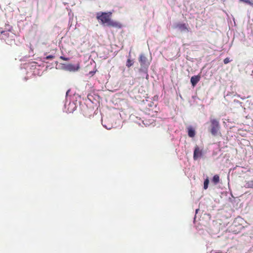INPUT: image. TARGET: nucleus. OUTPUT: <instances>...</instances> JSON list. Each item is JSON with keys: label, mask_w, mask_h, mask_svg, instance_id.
<instances>
[{"label": "nucleus", "mask_w": 253, "mask_h": 253, "mask_svg": "<svg viewBox=\"0 0 253 253\" xmlns=\"http://www.w3.org/2000/svg\"><path fill=\"white\" fill-rule=\"evenodd\" d=\"M139 62L140 64V68L139 69V72L142 73V75L143 78H145L146 79L148 78V69L150 65V63L148 61L146 57L143 54L139 56Z\"/></svg>", "instance_id": "1"}, {"label": "nucleus", "mask_w": 253, "mask_h": 253, "mask_svg": "<svg viewBox=\"0 0 253 253\" xmlns=\"http://www.w3.org/2000/svg\"><path fill=\"white\" fill-rule=\"evenodd\" d=\"M70 91L71 90L69 89L66 92L64 110L66 113H69L73 112L77 108L76 103L71 101V97L69 96Z\"/></svg>", "instance_id": "2"}, {"label": "nucleus", "mask_w": 253, "mask_h": 253, "mask_svg": "<svg viewBox=\"0 0 253 253\" xmlns=\"http://www.w3.org/2000/svg\"><path fill=\"white\" fill-rule=\"evenodd\" d=\"M210 132L213 136L217 135L220 129V124L219 121L214 118H210Z\"/></svg>", "instance_id": "3"}, {"label": "nucleus", "mask_w": 253, "mask_h": 253, "mask_svg": "<svg viewBox=\"0 0 253 253\" xmlns=\"http://www.w3.org/2000/svg\"><path fill=\"white\" fill-rule=\"evenodd\" d=\"M111 12H99L96 14V18L104 26H107L108 24L111 16Z\"/></svg>", "instance_id": "4"}, {"label": "nucleus", "mask_w": 253, "mask_h": 253, "mask_svg": "<svg viewBox=\"0 0 253 253\" xmlns=\"http://www.w3.org/2000/svg\"><path fill=\"white\" fill-rule=\"evenodd\" d=\"M203 156V151L202 149H200L198 146L195 147V149L193 153V159L194 160H197Z\"/></svg>", "instance_id": "5"}, {"label": "nucleus", "mask_w": 253, "mask_h": 253, "mask_svg": "<svg viewBox=\"0 0 253 253\" xmlns=\"http://www.w3.org/2000/svg\"><path fill=\"white\" fill-rule=\"evenodd\" d=\"M80 68V65L79 64H69L65 65L63 66V69L66 71L70 72H76Z\"/></svg>", "instance_id": "6"}, {"label": "nucleus", "mask_w": 253, "mask_h": 253, "mask_svg": "<svg viewBox=\"0 0 253 253\" xmlns=\"http://www.w3.org/2000/svg\"><path fill=\"white\" fill-rule=\"evenodd\" d=\"M174 27L175 29H178L181 32H189V28H188V25L185 23H178L174 25Z\"/></svg>", "instance_id": "7"}, {"label": "nucleus", "mask_w": 253, "mask_h": 253, "mask_svg": "<svg viewBox=\"0 0 253 253\" xmlns=\"http://www.w3.org/2000/svg\"><path fill=\"white\" fill-rule=\"evenodd\" d=\"M107 26H109V27L117 28L119 29H120L122 27V25L120 23H119L117 21H115L113 20H111V19Z\"/></svg>", "instance_id": "8"}, {"label": "nucleus", "mask_w": 253, "mask_h": 253, "mask_svg": "<svg viewBox=\"0 0 253 253\" xmlns=\"http://www.w3.org/2000/svg\"><path fill=\"white\" fill-rule=\"evenodd\" d=\"M9 36V31H3L2 29H0V39L5 41L6 38Z\"/></svg>", "instance_id": "9"}, {"label": "nucleus", "mask_w": 253, "mask_h": 253, "mask_svg": "<svg viewBox=\"0 0 253 253\" xmlns=\"http://www.w3.org/2000/svg\"><path fill=\"white\" fill-rule=\"evenodd\" d=\"M200 76L199 75L193 76L191 78L190 82L193 86H195L200 80Z\"/></svg>", "instance_id": "10"}, {"label": "nucleus", "mask_w": 253, "mask_h": 253, "mask_svg": "<svg viewBox=\"0 0 253 253\" xmlns=\"http://www.w3.org/2000/svg\"><path fill=\"white\" fill-rule=\"evenodd\" d=\"M188 135L190 137H193L195 135V130L191 126L187 127Z\"/></svg>", "instance_id": "11"}, {"label": "nucleus", "mask_w": 253, "mask_h": 253, "mask_svg": "<svg viewBox=\"0 0 253 253\" xmlns=\"http://www.w3.org/2000/svg\"><path fill=\"white\" fill-rule=\"evenodd\" d=\"M69 96L71 97V101L73 102L74 103H76V104L78 101V99L80 98V95L75 93L73 94V95L69 93Z\"/></svg>", "instance_id": "12"}, {"label": "nucleus", "mask_w": 253, "mask_h": 253, "mask_svg": "<svg viewBox=\"0 0 253 253\" xmlns=\"http://www.w3.org/2000/svg\"><path fill=\"white\" fill-rule=\"evenodd\" d=\"M219 180H220V178H219V176L218 175H214L212 179H211V182L214 184V185H216L217 183H219Z\"/></svg>", "instance_id": "13"}, {"label": "nucleus", "mask_w": 253, "mask_h": 253, "mask_svg": "<svg viewBox=\"0 0 253 253\" xmlns=\"http://www.w3.org/2000/svg\"><path fill=\"white\" fill-rule=\"evenodd\" d=\"M209 184V178L207 177L204 180V189L205 190L207 189L208 188Z\"/></svg>", "instance_id": "14"}, {"label": "nucleus", "mask_w": 253, "mask_h": 253, "mask_svg": "<svg viewBox=\"0 0 253 253\" xmlns=\"http://www.w3.org/2000/svg\"><path fill=\"white\" fill-rule=\"evenodd\" d=\"M54 57V56L50 55L46 56L45 57H43L42 59V62H45L46 60L52 59Z\"/></svg>", "instance_id": "15"}, {"label": "nucleus", "mask_w": 253, "mask_h": 253, "mask_svg": "<svg viewBox=\"0 0 253 253\" xmlns=\"http://www.w3.org/2000/svg\"><path fill=\"white\" fill-rule=\"evenodd\" d=\"M240 0L253 6V0Z\"/></svg>", "instance_id": "16"}, {"label": "nucleus", "mask_w": 253, "mask_h": 253, "mask_svg": "<svg viewBox=\"0 0 253 253\" xmlns=\"http://www.w3.org/2000/svg\"><path fill=\"white\" fill-rule=\"evenodd\" d=\"M133 64V61L130 59H128L126 63V66L128 67H130Z\"/></svg>", "instance_id": "17"}, {"label": "nucleus", "mask_w": 253, "mask_h": 253, "mask_svg": "<svg viewBox=\"0 0 253 253\" xmlns=\"http://www.w3.org/2000/svg\"><path fill=\"white\" fill-rule=\"evenodd\" d=\"M231 61V60L228 57H226V58H225L223 60V62L225 64H228V63H229Z\"/></svg>", "instance_id": "18"}, {"label": "nucleus", "mask_w": 253, "mask_h": 253, "mask_svg": "<svg viewBox=\"0 0 253 253\" xmlns=\"http://www.w3.org/2000/svg\"><path fill=\"white\" fill-rule=\"evenodd\" d=\"M248 187L253 188V180H252L248 183Z\"/></svg>", "instance_id": "19"}, {"label": "nucleus", "mask_w": 253, "mask_h": 253, "mask_svg": "<svg viewBox=\"0 0 253 253\" xmlns=\"http://www.w3.org/2000/svg\"><path fill=\"white\" fill-rule=\"evenodd\" d=\"M102 124L103 126L105 128H106L107 129L109 130V129H111V128H112V126H106V125H103L102 123Z\"/></svg>", "instance_id": "20"}, {"label": "nucleus", "mask_w": 253, "mask_h": 253, "mask_svg": "<svg viewBox=\"0 0 253 253\" xmlns=\"http://www.w3.org/2000/svg\"><path fill=\"white\" fill-rule=\"evenodd\" d=\"M234 102H236V103H238V104H240V105H241L242 102H240V101H238V100H234Z\"/></svg>", "instance_id": "21"}, {"label": "nucleus", "mask_w": 253, "mask_h": 253, "mask_svg": "<svg viewBox=\"0 0 253 253\" xmlns=\"http://www.w3.org/2000/svg\"><path fill=\"white\" fill-rule=\"evenodd\" d=\"M60 58L63 59H64V60H67V59H68L67 58H65V57H63V56H61Z\"/></svg>", "instance_id": "22"}, {"label": "nucleus", "mask_w": 253, "mask_h": 253, "mask_svg": "<svg viewBox=\"0 0 253 253\" xmlns=\"http://www.w3.org/2000/svg\"><path fill=\"white\" fill-rule=\"evenodd\" d=\"M31 64H32L31 66L32 67H34L35 66V64H36V63L35 62H33Z\"/></svg>", "instance_id": "23"}, {"label": "nucleus", "mask_w": 253, "mask_h": 253, "mask_svg": "<svg viewBox=\"0 0 253 253\" xmlns=\"http://www.w3.org/2000/svg\"><path fill=\"white\" fill-rule=\"evenodd\" d=\"M199 209H196V211H195V212H196V214H197L198 213V211H199Z\"/></svg>", "instance_id": "24"}, {"label": "nucleus", "mask_w": 253, "mask_h": 253, "mask_svg": "<svg viewBox=\"0 0 253 253\" xmlns=\"http://www.w3.org/2000/svg\"><path fill=\"white\" fill-rule=\"evenodd\" d=\"M0 29H1V28H0Z\"/></svg>", "instance_id": "25"}]
</instances>
